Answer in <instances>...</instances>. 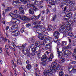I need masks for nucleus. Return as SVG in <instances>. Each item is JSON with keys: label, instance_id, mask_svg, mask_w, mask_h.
I'll return each instance as SVG.
<instances>
[{"label": "nucleus", "instance_id": "f257e3e1", "mask_svg": "<svg viewBox=\"0 0 76 76\" xmlns=\"http://www.w3.org/2000/svg\"><path fill=\"white\" fill-rule=\"evenodd\" d=\"M51 57L53 58H54V56L53 54H50V57H49L48 58H47L48 57L46 56L45 54H44L42 57L41 60L42 62H49L50 61H52V58Z\"/></svg>", "mask_w": 76, "mask_h": 76}, {"label": "nucleus", "instance_id": "f03ea898", "mask_svg": "<svg viewBox=\"0 0 76 76\" xmlns=\"http://www.w3.org/2000/svg\"><path fill=\"white\" fill-rule=\"evenodd\" d=\"M68 1L70 4L72 5V6H69V8L70 12L71 11H75L76 10V7H73V6L75 5V1L74 0H69Z\"/></svg>", "mask_w": 76, "mask_h": 76}, {"label": "nucleus", "instance_id": "7ed1b4c3", "mask_svg": "<svg viewBox=\"0 0 76 76\" xmlns=\"http://www.w3.org/2000/svg\"><path fill=\"white\" fill-rule=\"evenodd\" d=\"M60 34L57 31H55L53 33V36L55 37L54 38V41L55 42H56L58 40V38L59 37V36Z\"/></svg>", "mask_w": 76, "mask_h": 76}, {"label": "nucleus", "instance_id": "20e7f679", "mask_svg": "<svg viewBox=\"0 0 76 76\" xmlns=\"http://www.w3.org/2000/svg\"><path fill=\"white\" fill-rule=\"evenodd\" d=\"M35 45L36 47H41V45L43 46V45H45L46 44V43L45 42H42L41 44V42L39 41H37L35 43Z\"/></svg>", "mask_w": 76, "mask_h": 76}, {"label": "nucleus", "instance_id": "39448f33", "mask_svg": "<svg viewBox=\"0 0 76 76\" xmlns=\"http://www.w3.org/2000/svg\"><path fill=\"white\" fill-rule=\"evenodd\" d=\"M43 73V74L42 75V76H47L49 74H53V72L51 70L45 69L44 70Z\"/></svg>", "mask_w": 76, "mask_h": 76}, {"label": "nucleus", "instance_id": "423d86ee", "mask_svg": "<svg viewBox=\"0 0 76 76\" xmlns=\"http://www.w3.org/2000/svg\"><path fill=\"white\" fill-rule=\"evenodd\" d=\"M66 24V23L65 22L62 23V25L61 26V28H59V32H61L63 33V32H64L65 31L64 30L65 28H64L65 27V25Z\"/></svg>", "mask_w": 76, "mask_h": 76}, {"label": "nucleus", "instance_id": "0eeeda50", "mask_svg": "<svg viewBox=\"0 0 76 76\" xmlns=\"http://www.w3.org/2000/svg\"><path fill=\"white\" fill-rule=\"evenodd\" d=\"M49 70H51L52 72L53 73V72H58V71L60 70V68L58 67H57L56 66V67H54L50 69H49Z\"/></svg>", "mask_w": 76, "mask_h": 76}, {"label": "nucleus", "instance_id": "6e6552de", "mask_svg": "<svg viewBox=\"0 0 76 76\" xmlns=\"http://www.w3.org/2000/svg\"><path fill=\"white\" fill-rule=\"evenodd\" d=\"M51 66L53 68H54V67H56V66H58V67H62V66L60 65H57V62L54 61L51 64Z\"/></svg>", "mask_w": 76, "mask_h": 76}, {"label": "nucleus", "instance_id": "1a4fd4ad", "mask_svg": "<svg viewBox=\"0 0 76 76\" xmlns=\"http://www.w3.org/2000/svg\"><path fill=\"white\" fill-rule=\"evenodd\" d=\"M23 7H20L19 9V11H18L20 14H22V15H24V11L23 10V7L24 6L23 5Z\"/></svg>", "mask_w": 76, "mask_h": 76}, {"label": "nucleus", "instance_id": "9d476101", "mask_svg": "<svg viewBox=\"0 0 76 76\" xmlns=\"http://www.w3.org/2000/svg\"><path fill=\"white\" fill-rule=\"evenodd\" d=\"M35 9L34 8H30L28 10V12L30 15H34V12H35Z\"/></svg>", "mask_w": 76, "mask_h": 76}, {"label": "nucleus", "instance_id": "9b49d317", "mask_svg": "<svg viewBox=\"0 0 76 76\" xmlns=\"http://www.w3.org/2000/svg\"><path fill=\"white\" fill-rule=\"evenodd\" d=\"M63 53L64 54V55L66 56V57H67L68 56H70V55L71 54V53L68 50H65L64 51Z\"/></svg>", "mask_w": 76, "mask_h": 76}, {"label": "nucleus", "instance_id": "f8f14e48", "mask_svg": "<svg viewBox=\"0 0 76 76\" xmlns=\"http://www.w3.org/2000/svg\"><path fill=\"white\" fill-rule=\"evenodd\" d=\"M22 52L24 55H27V56H31V53L29 52V51H27V50H24L22 49Z\"/></svg>", "mask_w": 76, "mask_h": 76}, {"label": "nucleus", "instance_id": "ddd939ff", "mask_svg": "<svg viewBox=\"0 0 76 76\" xmlns=\"http://www.w3.org/2000/svg\"><path fill=\"white\" fill-rule=\"evenodd\" d=\"M57 53L58 55V57L60 58H62L63 55V53L61 52H60V50H59V49H58V50L57 49Z\"/></svg>", "mask_w": 76, "mask_h": 76}, {"label": "nucleus", "instance_id": "4468645a", "mask_svg": "<svg viewBox=\"0 0 76 76\" xmlns=\"http://www.w3.org/2000/svg\"><path fill=\"white\" fill-rule=\"evenodd\" d=\"M64 25L65 27V28H66V29L67 30V31H71V29H72V27L69 25L68 24L66 25V24Z\"/></svg>", "mask_w": 76, "mask_h": 76}, {"label": "nucleus", "instance_id": "2eb2a0df", "mask_svg": "<svg viewBox=\"0 0 76 76\" xmlns=\"http://www.w3.org/2000/svg\"><path fill=\"white\" fill-rule=\"evenodd\" d=\"M38 37L40 39H41V40H44V37L43 33H39L38 36Z\"/></svg>", "mask_w": 76, "mask_h": 76}, {"label": "nucleus", "instance_id": "dca6fc26", "mask_svg": "<svg viewBox=\"0 0 76 76\" xmlns=\"http://www.w3.org/2000/svg\"><path fill=\"white\" fill-rule=\"evenodd\" d=\"M68 22L69 25H72V24L74 25V24H75V23H76V18L74 17V19L72 20V22L69 21Z\"/></svg>", "mask_w": 76, "mask_h": 76}, {"label": "nucleus", "instance_id": "f3484780", "mask_svg": "<svg viewBox=\"0 0 76 76\" xmlns=\"http://www.w3.org/2000/svg\"><path fill=\"white\" fill-rule=\"evenodd\" d=\"M30 19H31L30 18H28L26 16H23L22 20L24 21H26V20H30Z\"/></svg>", "mask_w": 76, "mask_h": 76}, {"label": "nucleus", "instance_id": "a211bd4d", "mask_svg": "<svg viewBox=\"0 0 76 76\" xmlns=\"http://www.w3.org/2000/svg\"><path fill=\"white\" fill-rule=\"evenodd\" d=\"M16 30L13 28V27H11L9 29V31L10 32H12V34L15 33Z\"/></svg>", "mask_w": 76, "mask_h": 76}, {"label": "nucleus", "instance_id": "6ab92c4d", "mask_svg": "<svg viewBox=\"0 0 76 76\" xmlns=\"http://www.w3.org/2000/svg\"><path fill=\"white\" fill-rule=\"evenodd\" d=\"M48 1H49V4H50L51 6L54 5V3L56 2L55 0H48Z\"/></svg>", "mask_w": 76, "mask_h": 76}, {"label": "nucleus", "instance_id": "aec40b11", "mask_svg": "<svg viewBox=\"0 0 76 76\" xmlns=\"http://www.w3.org/2000/svg\"><path fill=\"white\" fill-rule=\"evenodd\" d=\"M57 44V46L56 47V49L58 50V49L60 48V40H57V41L56 42Z\"/></svg>", "mask_w": 76, "mask_h": 76}, {"label": "nucleus", "instance_id": "412c9836", "mask_svg": "<svg viewBox=\"0 0 76 76\" xmlns=\"http://www.w3.org/2000/svg\"><path fill=\"white\" fill-rule=\"evenodd\" d=\"M39 50V48H38L37 47L31 49L32 51H34L35 53H37L38 52V51Z\"/></svg>", "mask_w": 76, "mask_h": 76}, {"label": "nucleus", "instance_id": "4be33fe9", "mask_svg": "<svg viewBox=\"0 0 76 76\" xmlns=\"http://www.w3.org/2000/svg\"><path fill=\"white\" fill-rule=\"evenodd\" d=\"M12 5L13 6H18V5H19V2L18 1H15L14 2H13L12 3Z\"/></svg>", "mask_w": 76, "mask_h": 76}, {"label": "nucleus", "instance_id": "5701e85b", "mask_svg": "<svg viewBox=\"0 0 76 76\" xmlns=\"http://www.w3.org/2000/svg\"><path fill=\"white\" fill-rule=\"evenodd\" d=\"M64 20H69V19H70V17L67 16V15H65L64 16Z\"/></svg>", "mask_w": 76, "mask_h": 76}, {"label": "nucleus", "instance_id": "b1692460", "mask_svg": "<svg viewBox=\"0 0 76 76\" xmlns=\"http://www.w3.org/2000/svg\"><path fill=\"white\" fill-rule=\"evenodd\" d=\"M65 61L64 59L62 58L60 60L58 61L59 63H60V64H61L63 62H64Z\"/></svg>", "mask_w": 76, "mask_h": 76}, {"label": "nucleus", "instance_id": "393cba45", "mask_svg": "<svg viewBox=\"0 0 76 76\" xmlns=\"http://www.w3.org/2000/svg\"><path fill=\"white\" fill-rule=\"evenodd\" d=\"M35 0H31V7L33 6L34 7H35Z\"/></svg>", "mask_w": 76, "mask_h": 76}, {"label": "nucleus", "instance_id": "a878e982", "mask_svg": "<svg viewBox=\"0 0 76 76\" xmlns=\"http://www.w3.org/2000/svg\"><path fill=\"white\" fill-rule=\"evenodd\" d=\"M47 30L48 31H51L52 30V26L51 25H49L48 28H47Z\"/></svg>", "mask_w": 76, "mask_h": 76}, {"label": "nucleus", "instance_id": "bb28decb", "mask_svg": "<svg viewBox=\"0 0 76 76\" xmlns=\"http://www.w3.org/2000/svg\"><path fill=\"white\" fill-rule=\"evenodd\" d=\"M66 15H67L69 17V18H71V17H72V15H73V14L72 13V12H69L68 14H66Z\"/></svg>", "mask_w": 76, "mask_h": 76}, {"label": "nucleus", "instance_id": "cd10ccee", "mask_svg": "<svg viewBox=\"0 0 76 76\" xmlns=\"http://www.w3.org/2000/svg\"><path fill=\"white\" fill-rule=\"evenodd\" d=\"M15 35H19L20 34V31H19V30H16L15 31Z\"/></svg>", "mask_w": 76, "mask_h": 76}, {"label": "nucleus", "instance_id": "c85d7f7f", "mask_svg": "<svg viewBox=\"0 0 76 76\" xmlns=\"http://www.w3.org/2000/svg\"><path fill=\"white\" fill-rule=\"evenodd\" d=\"M26 67L28 70H29L32 68V66L30 64H28L26 66Z\"/></svg>", "mask_w": 76, "mask_h": 76}, {"label": "nucleus", "instance_id": "c756f323", "mask_svg": "<svg viewBox=\"0 0 76 76\" xmlns=\"http://www.w3.org/2000/svg\"><path fill=\"white\" fill-rule=\"evenodd\" d=\"M69 10V8H68V7L67 6L65 7H64V10H65L66 11V12H70V10Z\"/></svg>", "mask_w": 76, "mask_h": 76}, {"label": "nucleus", "instance_id": "7c9ffc66", "mask_svg": "<svg viewBox=\"0 0 76 76\" xmlns=\"http://www.w3.org/2000/svg\"><path fill=\"white\" fill-rule=\"evenodd\" d=\"M66 44H67V43H66V42L65 41H62V44H61V46L62 47H65Z\"/></svg>", "mask_w": 76, "mask_h": 76}, {"label": "nucleus", "instance_id": "2f4dec72", "mask_svg": "<svg viewBox=\"0 0 76 76\" xmlns=\"http://www.w3.org/2000/svg\"><path fill=\"white\" fill-rule=\"evenodd\" d=\"M30 41H31V42H35V39L34 37H32L30 39Z\"/></svg>", "mask_w": 76, "mask_h": 76}, {"label": "nucleus", "instance_id": "473e14b6", "mask_svg": "<svg viewBox=\"0 0 76 76\" xmlns=\"http://www.w3.org/2000/svg\"><path fill=\"white\" fill-rule=\"evenodd\" d=\"M56 18H57V15L55 14L53 15V17L52 18V21H54Z\"/></svg>", "mask_w": 76, "mask_h": 76}, {"label": "nucleus", "instance_id": "72a5a7b5", "mask_svg": "<svg viewBox=\"0 0 76 76\" xmlns=\"http://www.w3.org/2000/svg\"><path fill=\"white\" fill-rule=\"evenodd\" d=\"M31 20H34L35 19L36 20V16L35 15H33L31 17Z\"/></svg>", "mask_w": 76, "mask_h": 76}, {"label": "nucleus", "instance_id": "f704fd0d", "mask_svg": "<svg viewBox=\"0 0 76 76\" xmlns=\"http://www.w3.org/2000/svg\"><path fill=\"white\" fill-rule=\"evenodd\" d=\"M18 47L20 50H22H22H24V49H23V46L22 45L20 46H18Z\"/></svg>", "mask_w": 76, "mask_h": 76}, {"label": "nucleus", "instance_id": "c9c22d12", "mask_svg": "<svg viewBox=\"0 0 76 76\" xmlns=\"http://www.w3.org/2000/svg\"><path fill=\"white\" fill-rule=\"evenodd\" d=\"M67 0H61V2L64 4H66V3H67Z\"/></svg>", "mask_w": 76, "mask_h": 76}, {"label": "nucleus", "instance_id": "e433bc0d", "mask_svg": "<svg viewBox=\"0 0 76 76\" xmlns=\"http://www.w3.org/2000/svg\"><path fill=\"white\" fill-rule=\"evenodd\" d=\"M23 1L24 4H28V3H29V0H24V1Z\"/></svg>", "mask_w": 76, "mask_h": 76}, {"label": "nucleus", "instance_id": "4c0bfd02", "mask_svg": "<svg viewBox=\"0 0 76 76\" xmlns=\"http://www.w3.org/2000/svg\"><path fill=\"white\" fill-rule=\"evenodd\" d=\"M16 23V21H13L9 22V24H10V25H12H12H15Z\"/></svg>", "mask_w": 76, "mask_h": 76}, {"label": "nucleus", "instance_id": "58836bf2", "mask_svg": "<svg viewBox=\"0 0 76 76\" xmlns=\"http://www.w3.org/2000/svg\"><path fill=\"white\" fill-rule=\"evenodd\" d=\"M48 62H42V65L43 66H44L46 65V64H48Z\"/></svg>", "mask_w": 76, "mask_h": 76}, {"label": "nucleus", "instance_id": "ea45409f", "mask_svg": "<svg viewBox=\"0 0 76 76\" xmlns=\"http://www.w3.org/2000/svg\"><path fill=\"white\" fill-rule=\"evenodd\" d=\"M72 47V45L70 44L68 45L66 47H65V48L66 50L69 48H71Z\"/></svg>", "mask_w": 76, "mask_h": 76}, {"label": "nucleus", "instance_id": "a19ab883", "mask_svg": "<svg viewBox=\"0 0 76 76\" xmlns=\"http://www.w3.org/2000/svg\"><path fill=\"white\" fill-rule=\"evenodd\" d=\"M73 66L72 65H70L68 67V69H69V72H70V70H71V71H72V69H73Z\"/></svg>", "mask_w": 76, "mask_h": 76}, {"label": "nucleus", "instance_id": "79ce46f5", "mask_svg": "<svg viewBox=\"0 0 76 76\" xmlns=\"http://www.w3.org/2000/svg\"><path fill=\"white\" fill-rule=\"evenodd\" d=\"M50 45V44H46L45 46L48 47V48H49V49H51V45Z\"/></svg>", "mask_w": 76, "mask_h": 76}, {"label": "nucleus", "instance_id": "37998d69", "mask_svg": "<svg viewBox=\"0 0 76 76\" xmlns=\"http://www.w3.org/2000/svg\"><path fill=\"white\" fill-rule=\"evenodd\" d=\"M27 28H31V24L30 23H27L26 25Z\"/></svg>", "mask_w": 76, "mask_h": 76}, {"label": "nucleus", "instance_id": "c03bdc74", "mask_svg": "<svg viewBox=\"0 0 76 76\" xmlns=\"http://www.w3.org/2000/svg\"><path fill=\"white\" fill-rule=\"evenodd\" d=\"M63 71H61L59 72V76H63Z\"/></svg>", "mask_w": 76, "mask_h": 76}, {"label": "nucleus", "instance_id": "a18cd8bd", "mask_svg": "<svg viewBox=\"0 0 76 76\" xmlns=\"http://www.w3.org/2000/svg\"><path fill=\"white\" fill-rule=\"evenodd\" d=\"M44 38L45 41H47V42H50V39H49L48 38L44 37Z\"/></svg>", "mask_w": 76, "mask_h": 76}, {"label": "nucleus", "instance_id": "49530a36", "mask_svg": "<svg viewBox=\"0 0 76 76\" xmlns=\"http://www.w3.org/2000/svg\"><path fill=\"white\" fill-rule=\"evenodd\" d=\"M12 27H13V28L14 29H18V26L17 25H14Z\"/></svg>", "mask_w": 76, "mask_h": 76}, {"label": "nucleus", "instance_id": "de8ad7c7", "mask_svg": "<svg viewBox=\"0 0 76 76\" xmlns=\"http://www.w3.org/2000/svg\"><path fill=\"white\" fill-rule=\"evenodd\" d=\"M3 37L1 36L0 35V42H3Z\"/></svg>", "mask_w": 76, "mask_h": 76}, {"label": "nucleus", "instance_id": "09e8293b", "mask_svg": "<svg viewBox=\"0 0 76 76\" xmlns=\"http://www.w3.org/2000/svg\"><path fill=\"white\" fill-rule=\"evenodd\" d=\"M76 44V40H75L73 41V46H75Z\"/></svg>", "mask_w": 76, "mask_h": 76}, {"label": "nucleus", "instance_id": "8fccbe9b", "mask_svg": "<svg viewBox=\"0 0 76 76\" xmlns=\"http://www.w3.org/2000/svg\"><path fill=\"white\" fill-rule=\"evenodd\" d=\"M41 13H40L37 16H36V19H38L39 18V17L41 16Z\"/></svg>", "mask_w": 76, "mask_h": 76}, {"label": "nucleus", "instance_id": "3c124183", "mask_svg": "<svg viewBox=\"0 0 76 76\" xmlns=\"http://www.w3.org/2000/svg\"><path fill=\"white\" fill-rule=\"evenodd\" d=\"M3 40L4 42H7V40H8V39H7L6 37H5L4 38H3Z\"/></svg>", "mask_w": 76, "mask_h": 76}, {"label": "nucleus", "instance_id": "603ef678", "mask_svg": "<svg viewBox=\"0 0 76 76\" xmlns=\"http://www.w3.org/2000/svg\"><path fill=\"white\" fill-rule=\"evenodd\" d=\"M17 19L16 18H13L12 19V20H13V22H16Z\"/></svg>", "mask_w": 76, "mask_h": 76}, {"label": "nucleus", "instance_id": "864d4df0", "mask_svg": "<svg viewBox=\"0 0 76 76\" xmlns=\"http://www.w3.org/2000/svg\"><path fill=\"white\" fill-rule=\"evenodd\" d=\"M68 35L69 37H72L73 35V34L71 32H69L68 33Z\"/></svg>", "mask_w": 76, "mask_h": 76}, {"label": "nucleus", "instance_id": "5fc2aeb1", "mask_svg": "<svg viewBox=\"0 0 76 76\" xmlns=\"http://www.w3.org/2000/svg\"><path fill=\"white\" fill-rule=\"evenodd\" d=\"M35 70H37L38 69V64H36L35 65Z\"/></svg>", "mask_w": 76, "mask_h": 76}, {"label": "nucleus", "instance_id": "6e6d98bb", "mask_svg": "<svg viewBox=\"0 0 76 76\" xmlns=\"http://www.w3.org/2000/svg\"><path fill=\"white\" fill-rule=\"evenodd\" d=\"M42 34H43V36H47V35H48V33H47V32H44Z\"/></svg>", "mask_w": 76, "mask_h": 76}, {"label": "nucleus", "instance_id": "4d7b16f0", "mask_svg": "<svg viewBox=\"0 0 76 76\" xmlns=\"http://www.w3.org/2000/svg\"><path fill=\"white\" fill-rule=\"evenodd\" d=\"M27 7H28V8H30L31 6H32V4H28L27 5Z\"/></svg>", "mask_w": 76, "mask_h": 76}, {"label": "nucleus", "instance_id": "13d9d810", "mask_svg": "<svg viewBox=\"0 0 76 76\" xmlns=\"http://www.w3.org/2000/svg\"><path fill=\"white\" fill-rule=\"evenodd\" d=\"M9 15H10V16H11V17H12V18H13V17H14V14H13V13H12V12L10 13L9 14Z\"/></svg>", "mask_w": 76, "mask_h": 76}, {"label": "nucleus", "instance_id": "bf43d9fd", "mask_svg": "<svg viewBox=\"0 0 76 76\" xmlns=\"http://www.w3.org/2000/svg\"><path fill=\"white\" fill-rule=\"evenodd\" d=\"M76 61H72L71 62L70 64H76Z\"/></svg>", "mask_w": 76, "mask_h": 76}, {"label": "nucleus", "instance_id": "052dcab7", "mask_svg": "<svg viewBox=\"0 0 76 76\" xmlns=\"http://www.w3.org/2000/svg\"><path fill=\"white\" fill-rule=\"evenodd\" d=\"M27 45V44L26 43H25L24 44H23V45H22V46H23V49H24V48H25L26 46Z\"/></svg>", "mask_w": 76, "mask_h": 76}, {"label": "nucleus", "instance_id": "680f3d73", "mask_svg": "<svg viewBox=\"0 0 76 76\" xmlns=\"http://www.w3.org/2000/svg\"><path fill=\"white\" fill-rule=\"evenodd\" d=\"M37 51V55H39L41 53V50L39 49Z\"/></svg>", "mask_w": 76, "mask_h": 76}, {"label": "nucleus", "instance_id": "e2e57ef3", "mask_svg": "<svg viewBox=\"0 0 76 76\" xmlns=\"http://www.w3.org/2000/svg\"><path fill=\"white\" fill-rule=\"evenodd\" d=\"M16 23L18 24H19V23H20V21L19 20H18V18H17V20H16Z\"/></svg>", "mask_w": 76, "mask_h": 76}, {"label": "nucleus", "instance_id": "0e129e2a", "mask_svg": "<svg viewBox=\"0 0 76 76\" xmlns=\"http://www.w3.org/2000/svg\"><path fill=\"white\" fill-rule=\"evenodd\" d=\"M12 9V7H7V9L8 10V11H10V10H11V9Z\"/></svg>", "mask_w": 76, "mask_h": 76}, {"label": "nucleus", "instance_id": "69168bd1", "mask_svg": "<svg viewBox=\"0 0 76 76\" xmlns=\"http://www.w3.org/2000/svg\"><path fill=\"white\" fill-rule=\"evenodd\" d=\"M36 53H35V51H32L31 53V55H32L33 56H35V54Z\"/></svg>", "mask_w": 76, "mask_h": 76}, {"label": "nucleus", "instance_id": "338daca9", "mask_svg": "<svg viewBox=\"0 0 76 76\" xmlns=\"http://www.w3.org/2000/svg\"><path fill=\"white\" fill-rule=\"evenodd\" d=\"M21 32L22 33H23L24 32V28H22L21 29Z\"/></svg>", "mask_w": 76, "mask_h": 76}, {"label": "nucleus", "instance_id": "774afa93", "mask_svg": "<svg viewBox=\"0 0 76 76\" xmlns=\"http://www.w3.org/2000/svg\"><path fill=\"white\" fill-rule=\"evenodd\" d=\"M19 12V10H17L14 11V13H15V14H17V13H18V12Z\"/></svg>", "mask_w": 76, "mask_h": 76}]
</instances>
